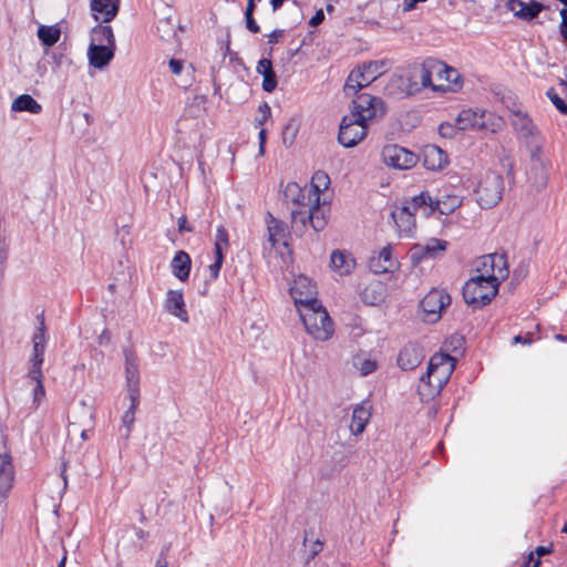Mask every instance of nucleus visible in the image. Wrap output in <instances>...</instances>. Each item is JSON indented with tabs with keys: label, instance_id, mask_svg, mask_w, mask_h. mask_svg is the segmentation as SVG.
<instances>
[{
	"label": "nucleus",
	"instance_id": "f257e3e1",
	"mask_svg": "<svg viewBox=\"0 0 567 567\" xmlns=\"http://www.w3.org/2000/svg\"><path fill=\"white\" fill-rule=\"evenodd\" d=\"M456 364V359L444 352L434 353L426 372L420 378L417 393L422 401L434 399L449 382Z\"/></svg>",
	"mask_w": 567,
	"mask_h": 567
},
{
	"label": "nucleus",
	"instance_id": "f03ea898",
	"mask_svg": "<svg viewBox=\"0 0 567 567\" xmlns=\"http://www.w3.org/2000/svg\"><path fill=\"white\" fill-rule=\"evenodd\" d=\"M486 278L474 276L463 287L464 301L474 309L488 305L498 292L499 281Z\"/></svg>",
	"mask_w": 567,
	"mask_h": 567
},
{
	"label": "nucleus",
	"instance_id": "7ed1b4c3",
	"mask_svg": "<svg viewBox=\"0 0 567 567\" xmlns=\"http://www.w3.org/2000/svg\"><path fill=\"white\" fill-rule=\"evenodd\" d=\"M299 313L307 332L316 340L326 341L330 339L333 333V323L322 305L299 309Z\"/></svg>",
	"mask_w": 567,
	"mask_h": 567
},
{
	"label": "nucleus",
	"instance_id": "20e7f679",
	"mask_svg": "<svg viewBox=\"0 0 567 567\" xmlns=\"http://www.w3.org/2000/svg\"><path fill=\"white\" fill-rule=\"evenodd\" d=\"M386 61H371L353 69L347 78L343 91L347 95L355 94L368 86L386 70Z\"/></svg>",
	"mask_w": 567,
	"mask_h": 567
},
{
	"label": "nucleus",
	"instance_id": "39448f33",
	"mask_svg": "<svg viewBox=\"0 0 567 567\" xmlns=\"http://www.w3.org/2000/svg\"><path fill=\"white\" fill-rule=\"evenodd\" d=\"M460 131L477 130L497 132L502 127V118L494 113L484 110H463L456 118Z\"/></svg>",
	"mask_w": 567,
	"mask_h": 567
},
{
	"label": "nucleus",
	"instance_id": "423d86ee",
	"mask_svg": "<svg viewBox=\"0 0 567 567\" xmlns=\"http://www.w3.org/2000/svg\"><path fill=\"white\" fill-rule=\"evenodd\" d=\"M504 181L502 175L495 172L485 173L475 189L476 202L482 208L495 206L503 196Z\"/></svg>",
	"mask_w": 567,
	"mask_h": 567
},
{
	"label": "nucleus",
	"instance_id": "0eeeda50",
	"mask_svg": "<svg viewBox=\"0 0 567 567\" xmlns=\"http://www.w3.org/2000/svg\"><path fill=\"white\" fill-rule=\"evenodd\" d=\"M308 223L315 231H320L326 227L327 216L320 207V202H313L308 209L291 210V227L296 234L302 235Z\"/></svg>",
	"mask_w": 567,
	"mask_h": 567
},
{
	"label": "nucleus",
	"instance_id": "6e6552de",
	"mask_svg": "<svg viewBox=\"0 0 567 567\" xmlns=\"http://www.w3.org/2000/svg\"><path fill=\"white\" fill-rule=\"evenodd\" d=\"M476 276L491 277L493 281H501L508 276V266L504 254H488L481 256L475 261Z\"/></svg>",
	"mask_w": 567,
	"mask_h": 567
},
{
	"label": "nucleus",
	"instance_id": "1a4fd4ad",
	"mask_svg": "<svg viewBox=\"0 0 567 567\" xmlns=\"http://www.w3.org/2000/svg\"><path fill=\"white\" fill-rule=\"evenodd\" d=\"M368 124L354 115H344L339 127V143L348 148L354 147L367 136Z\"/></svg>",
	"mask_w": 567,
	"mask_h": 567
},
{
	"label": "nucleus",
	"instance_id": "9d476101",
	"mask_svg": "<svg viewBox=\"0 0 567 567\" xmlns=\"http://www.w3.org/2000/svg\"><path fill=\"white\" fill-rule=\"evenodd\" d=\"M352 111L349 115H354L361 121L371 122L381 117L384 113V104L380 97L362 93L352 101Z\"/></svg>",
	"mask_w": 567,
	"mask_h": 567
},
{
	"label": "nucleus",
	"instance_id": "9b49d317",
	"mask_svg": "<svg viewBox=\"0 0 567 567\" xmlns=\"http://www.w3.org/2000/svg\"><path fill=\"white\" fill-rule=\"evenodd\" d=\"M451 303V296L443 289L433 288L420 302L424 312V320L436 322L441 318V312Z\"/></svg>",
	"mask_w": 567,
	"mask_h": 567
},
{
	"label": "nucleus",
	"instance_id": "f8f14e48",
	"mask_svg": "<svg viewBox=\"0 0 567 567\" xmlns=\"http://www.w3.org/2000/svg\"><path fill=\"white\" fill-rule=\"evenodd\" d=\"M291 297L299 309L313 308L321 305L317 298L316 285L306 276H299L290 289Z\"/></svg>",
	"mask_w": 567,
	"mask_h": 567
},
{
	"label": "nucleus",
	"instance_id": "ddd939ff",
	"mask_svg": "<svg viewBox=\"0 0 567 567\" xmlns=\"http://www.w3.org/2000/svg\"><path fill=\"white\" fill-rule=\"evenodd\" d=\"M511 123L517 134L529 147L539 150V132L533 120L524 112H513Z\"/></svg>",
	"mask_w": 567,
	"mask_h": 567
},
{
	"label": "nucleus",
	"instance_id": "4468645a",
	"mask_svg": "<svg viewBox=\"0 0 567 567\" xmlns=\"http://www.w3.org/2000/svg\"><path fill=\"white\" fill-rule=\"evenodd\" d=\"M381 155L385 165L398 169H409L413 167L417 161L413 152L396 144L385 145L382 148Z\"/></svg>",
	"mask_w": 567,
	"mask_h": 567
},
{
	"label": "nucleus",
	"instance_id": "2eb2a0df",
	"mask_svg": "<svg viewBox=\"0 0 567 567\" xmlns=\"http://www.w3.org/2000/svg\"><path fill=\"white\" fill-rule=\"evenodd\" d=\"M14 481V468L9 454H0V514L6 512L7 498Z\"/></svg>",
	"mask_w": 567,
	"mask_h": 567
},
{
	"label": "nucleus",
	"instance_id": "dca6fc26",
	"mask_svg": "<svg viewBox=\"0 0 567 567\" xmlns=\"http://www.w3.org/2000/svg\"><path fill=\"white\" fill-rule=\"evenodd\" d=\"M125 359V379L127 395L140 396V364L136 353L125 348L123 350Z\"/></svg>",
	"mask_w": 567,
	"mask_h": 567
},
{
	"label": "nucleus",
	"instance_id": "f3484780",
	"mask_svg": "<svg viewBox=\"0 0 567 567\" xmlns=\"http://www.w3.org/2000/svg\"><path fill=\"white\" fill-rule=\"evenodd\" d=\"M506 9L512 11L514 17L519 20L532 21L536 19L543 10L546 9V6L536 0H530L528 3L524 2L523 0H507Z\"/></svg>",
	"mask_w": 567,
	"mask_h": 567
},
{
	"label": "nucleus",
	"instance_id": "a211bd4d",
	"mask_svg": "<svg viewBox=\"0 0 567 567\" xmlns=\"http://www.w3.org/2000/svg\"><path fill=\"white\" fill-rule=\"evenodd\" d=\"M120 0H90V9L95 21L111 22L117 14Z\"/></svg>",
	"mask_w": 567,
	"mask_h": 567
},
{
	"label": "nucleus",
	"instance_id": "6ab92c4d",
	"mask_svg": "<svg viewBox=\"0 0 567 567\" xmlns=\"http://www.w3.org/2000/svg\"><path fill=\"white\" fill-rule=\"evenodd\" d=\"M391 217L396 225L400 236L410 237L415 229V214L402 204L401 207H396L392 213Z\"/></svg>",
	"mask_w": 567,
	"mask_h": 567
},
{
	"label": "nucleus",
	"instance_id": "aec40b11",
	"mask_svg": "<svg viewBox=\"0 0 567 567\" xmlns=\"http://www.w3.org/2000/svg\"><path fill=\"white\" fill-rule=\"evenodd\" d=\"M398 267L396 259L392 256V247L388 245L383 247L377 256L369 259V268L374 274H385Z\"/></svg>",
	"mask_w": 567,
	"mask_h": 567
},
{
	"label": "nucleus",
	"instance_id": "412c9836",
	"mask_svg": "<svg viewBox=\"0 0 567 567\" xmlns=\"http://www.w3.org/2000/svg\"><path fill=\"white\" fill-rule=\"evenodd\" d=\"M115 49L116 45L90 44L87 49L89 63L96 69H103L114 58Z\"/></svg>",
	"mask_w": 567,
	"mask_h": 567
},
{
	"label": "nucleus",
	"instance_id": "4be33fe9",
	"mask_svg": "<svg viewBox=\"0 0 567 567\" xmlns=\"http://www.w3.org/2000/svg\"><path fill=\"white\" fill-rule=\"evenodd\" d=\"M423 349L417 343H408L398 355V365L402 370H413L423 360Z\"/></svg>",
	"mask_w": 567,
	"mask_h": 567
},
{
	"label": "nucleus",
	"instance_id": "5701e85b",
	"mask_svg": "<svg viewBox=\"0 0 567 567\" xmlns=\"http://www.w3.org/2000/svg\"><path fill=\"white\" fill-rule=\"evenodd\" d=\"M164 307L167 312L178 318L183 322H188V313L186 310L183 292L181 290H168Z\"/></svg>",
	"mask_w": 567,
	"mask_h": 567
},
{
	"label": "nucleus",
	"instance_id": "b1692460",
	"mask_svg": "<svg viewBox=\"0 0 567 567\" xmlns=\"http://www.w3.org/2000/svg\"><path fill=\"white\" fill-rule=\"evenodd\" d=\"M284 197L287 202H291L293 205H296V209H308L309 206L315 202L311 193L309 192L308 195H306L299 184L295 182H289L286 185Z\"/></svg>",
	"mask_w": 567,
	"mask_h": 567
},
{
	"label": "nucleus",
	"instance_id": "393cba45",
	"mask_svg": "<svg viewBox=\"0 0 567 567\" xmlns=\"http://www.w3.org/2000/svg\"><path fill=\"white\" fill-rule=\"evenodd\" d=\"M412 213H421L424 217H429L434 213L433 196L429 190H423L419 195L403 202Z\"/></svg>",
	"mask_w": 567,
	"mask_h": 567
},
{
	"label": "nucleus",
	"instance_id": "a878e982",
	"mask_svg": "<svg viewBox=\"0 0 567 567\" xmlns=\"http://www.w3.org/2000/svg\"><path fill=\"white\" fill-rule=\"evenodd\" d=\"M372 405L369 401H362L357 404L352 412L350 431L353 435L361 434L371 417Z\"/></svg>",
	"mask_w": 567,
	"mask_h": 567
},
{
	"label": "nucleus",
	"instance_id": "bb28decb",
	"mask_svg": "<svg viewBox=\"0 0 567 567\" xmlns=\"http://www.w3.org/2000/svg\"><path fill=\"white\" fill-rule=\"evenodd\" d=\"M330 264L333 271L338 272L340 276H348L355 268V259L351 254L341 250L332 251Z\"/></svg>",
	"mask_w": 567,
	"mask_h": 567
},
{
	"label": "nucleus",
	"instance_id": "cd10ccee",
	"mask_svg": "<svg viewBox=\"0 0 567 567\" xmlns=\"http://www.w3.org/2000/svg\"><path fill=\"white\" fill-rule=\"evenodd\" d=\"M39 319V327L37 331L33 334L32 342H33V351L32 357L30 359V362H37V363H43L44 361V351H45V324H44V317L43 315H40L38 317Z\"/></svg>",
	"mask_w": 567,
	"mask_h": 567
},
{
	"label": "nucleus",
	"instance_id": "c85d7f7f",
	"mask_svg": "<svg viewBox=\"0 0 567 567\" xmlns=\"http://www.w3.org/2000/svg\"><path fill=\"white\" fill-rule=\"evenodd\" d=\"M433 200L434 212L437 210L442 215H450L462 205V198L450 193L440 194L433 197Z\"/></svg>",
	"mask_w": 567,
	"mask_h": 567
},
{
	"label": "nucleus",
	"instance_id": "c756f323",
	"mask_svg": "<svg viewBox=\"0 0 567 567\" xmlns=\"http://www.w3.org/2000/svg\"><path fill=\"white\" fill-rule=\"evenodd\" d=\"M267 231H268V241L271 247H275L279 241L285 240L288 236L287 225L274 217L271 214H268L267 219Z\"/></svg>",
	"mask_w": 567,
	"mask_h": 567
},
{
	"label": "nucleus",
	"instance_id": "7c9ffc66",
	"mask_svg": "<svg viewBox=\"0 0 567 567\" xmlns=\"http://www.w3.org/2000/svg\"><path fill=\"white\" fill-rule=\"evenodd\" d=\"M257 72L262 75V90L271 93L277 87L276 73L272 69V62L269 59H260L258 61Z\"/></svg>",
	"mask_w": 567,
	"mask_h": 567
},
{
	"label": "nucleus",
	"instance_id": "2f4dec72",
	"mask_svg": "<svg viewBox=\"0 0 567 567\" xmlns=\"http://www.w3.org/2000/svg\"><path fill=\"white\" fill-rule=\"evenodd\" d=\"M192 260L189 255L179 250L172 260V271L181 281H185L189 277Z\"/></svg>",
	"mask_w": 567,
	"mask_h": 567
},
{
	"label": "nucleus",
	"instance_id": "473e14b6",
	"mask_svg": "<svg viewBox=\"0 0 567 567\" xmlns=\"http://www.w3.org/2000/svg\"><path fill=\"white\" fill-rule=\"evenodd\" d=\"M105 44V45H115V38L113 33V29L106 23L103 24L100 22L96 24L91 31V42L90 44Z\"/></svg>",
	"mask_w": 567,
	"mask_h": 567
},
{
	"label": "nucleus",
	"instance_id": "72a5a7b5",
	"mask_svg": "<svg viewBox=\"0 0 567 567\" xmlns=\"http://www.w3.org/2000/svg\"><path fill=\"white\" fill-rule=\"evenodd\" d=\"M11 110L13 112H29L31 114H39L42 106L31 95L21 94L12 101Z\"/></svg>",
	"mask_w": 567,
	"mask_h": 567
},
{
	"label": "nucleus",
	"instance_id": "f704fd0d",
	"mask_svg": "<svg viewBox=\"0 0 567 567\" xmlns=\"http://www.w3.org/2000/svg\"><path fill=\"white\" fill-rule=\"evenodd\" d=\"M446 247L447 241L432 238L425 245H416L413 248V257H415L419 251H422V257L434 258L439 252L445 251Z\"/></svg>",
	"mask_w": 567,
	"mask_h": 567
},
{
	"label": "nucleus",
	"instance_id": "c9c22d12",
	"mask_svg": "<svg viewBox=\"0 0 567 567\" xmlns=\"http://www.w3.org/2000/svg\"><path fill=\"white\" fill-rule=\"evenodd\" d=\"M131 404L130 408L124 412L122 416V425L125 429L123 436L127 439L132 432V426L135 422V412L140 404V396L137 395H127Z\"/></svg>",
	"mask_w": 567,
	"mask_h": 567
},
{
	"label": "nucleus",
	"instance_id": "e433bc0d",
	"mask_svg": "<svg viewBox=\"0 0 567 567\" xmlns=\"http://www.w3.org/2000/svg\"><path fill=\"white\" fill-rule=\"evenodd\" d=\"M37 34L42 44L52 47L60 40L61 30L56 25H41Z\"/></svg>",
	"mask_w": 567,
	"mask_h": 567
},
{
	"label": "nucleus",
	"instance_id": "4c0bfd02",
	"mask_svg": "<svg viewBox=\"0 0 567 567\" xmlns=\"http://www.w3.org/2000/svg\"><path fill=\"white\" fill-rule=\"evenodd\" d=\"M330 184V178L324 172H317L311 178V188L310 193L313 196V200L320 202V193L326 190Z\"/></svg>",
	"mask_w": 567,
	"mask_h": 567
},
{
	"label": "nucleus",
	"instance_id": "58836bf2",
	"mask_svg": "<svg viewBox=\"0 0 567 567\" xmlns=\"http://www.w3.org/2000/svg\"><path fill=\"white\" fill-rule=\"evenodd\" d=\"M433 66L435 68V72L440 75V78H444L447 82H450L453 85L452 86L453 91H456L458 87H461V84H460L461 75L458 74V72L455 69L450 68L444 63H437V62H436V64H433Z\"/></svg>",
	"mask_w": 567,
	"mask_h": 567
},
{
	"label": "nucleus",
	"instance_id": "ea45409f",
	"mask_svg": "<svg viewBox=\"0 0 567 567\" xmlns=\"http://www.w3.org/2000/svg\"><path fill=\"white\" fill-rule=\"evenodd\" d=\"M425 162L429 168H442L446 164V155L437 146H429L425 151Z\"/></svg>",
	"mask_w": 567,
	"mask_h": 567
},
{
	"label": "nucleus",
	"instance_id": "a19ab883",
	"mask_svg": "<svg viewBox=\"0 0 567 567\" xmlns=\"http://www.w3.org/2000/svg\"><path fill=\"white\" fill-rule=\"evenodd\" d=\"M80 414H81V431L80 437L85 441L87 440V432L93 429V412L92 410L84 403L80 404Z\"/></svg>",
	"mask_w": 567,
	"mask_h": 567
},
{
	"label": "nucleus",
	"instance_id": "79ce46f5",
	"mask_svg": "<svg viewBox=\"0 0 567 567\" xmlns=\"http://www.w3.org/2000/svg\"><path fill=\"white\" fill-rule=\"evenodd\" d=\"M433 64H436L434 61H426L422 64L417 65V73L421 81L419 82V85L422 86V89L425 87H432L433 90L436 89V86L432 83V73L435 72V68Z\"/></svg>",
	"mask_w": 567,
	"mask_h": 567
},
{
	"label": "nucleus",
	"instance_id": "37998d69",
	"mask_svg": "<svg viewBox=\"0 0 567 567\" xmlns=\"http://www.w3.org/2000/svg\"><path fill=\"white\" fill-rule=\"evenodd\" d=\"M353 367L360 372L362 377H365L377 369V362L364 355H355L353 358Z\"/></svg>",
	"mask_w": 567,
	"mask_h": 567
},
{
	"label": "nucleus",
	"instance_id": "c03bdc74",
	"mask_svg": "<svg viewBox=\"0 0 567 567\" xmlns=\"http://www.w3.org/2000/svg\"><path fill=\"white\" fill-rule=\"evenodd\" d=\"M229 247L228 231L224 226H219L216 230L214 252L224 255Z\"/></svg>",
	"mask_w": 567,
	"mask_h": 567
},
{
	"label": "nucleus",
	"instance_id": "a18cd8bd",
	"mask_svg": "<svg viewBox=\"0 0 567 567\" xmlns=\"http://www.w3.org/2000/svg\"><path fill=\"white\" fill-rule=\"evenodd\" d=\"M406 81H408V84H406L408 94L412 95V94L419 93L422 90V86L419 85V82L421 81V79L419 78L417 65L413 66L410 70Z\"/></svg>",
	"mask_w": 567,
	"mask_h": 567
},
{
	"label": "nucleus",
	"instance_id": "49530a36",
	"mask_svg": "<svg viewBox=\"0 0 567 567\" xmlns=\"http://www.w3.org/2000/svg\"><path fill=\"white\" fill-rule=\"evenodd\" d=\"M546 96L561 114H567V103L559 96L554 87L547 90Z\"/></svg>",
	"mask_w": 567,
	"mask_h": 567
},
{
	"label": "nucleus",
	"instance_id": "de8ad7c7",
	"mask_svg": "<svg viewBox=\"0 0 567 567\" xmlns=\"http://www.w3.org/2000/svg\"><path fill=\"white\" fill-rule=\"evenodd\" d=\"M81 414H80V408L73 413L72 419L69 420L68 425V436L73 437L81 431Z\"/></svg>",
	"mask_w": 567,
	"mask_h": 567
},
{
	"label": "nucleus",
	"instance_id": "09e8293b",
	"mask_svg": "<svg viewBox=\"0 0 567 567\" xmlns=\"http://www.w3.org/2000/svg\"><path fill=\"white\" fill-rule=\"evenodd\" d=\"M42 364L43 363L31 362V369L28 372V378L34 381L35 384L43 382Z\"/></svg>",
	"mask_w": 567,
	"mask_h": 567
},
{
	"label": "nucleus",
	"instance_id": "8fccbe9b",
	"mask_svg": "<svg viewBox=\"0 0 567 567\" xmlns=\"http://www.w3.org/2000/svg\"><path fill=\"white\" fill-rule=\"evenodd\" d=\"M224 262V255L215 254V261L209 266V275L213 280L217 279Z\"/></svg>",
	"mask_w": 567,
	"mask_h": 567
},
{
	"label": "nucleus",
	"instance_id": "3c124183",
	"mask_svg": "<svg viewBox=\"0 0 567 567\" xmlns=\"http://www.w3.org/2000/svg\"><path fill=\"white\" fill-rule=\"evenodd\" d=\"M457 131H460L457 125H453L451 123H442L439 127L440 135L447 138L454 137Z\"/></svg>",
	"mask_w": 567,
	"mask_h": 567
},
{
	"label": "nucleus",
	"instance_id": "603ef678",
	"mask_svg": "<svg viewBox=\"0 0 567 567\" xmlns=\"http://www.w3.org/2000/svg\"><path fill=\"white\" fill-rule=\"evenodd\" d=\"M32 395H33V404L35 405V408H38L40 402L45 396V390H44L43 382H39L34 385V388L32 390Z\"/></svg>",
	"mask_w": 567,
	"mask_h": 567
},
{
	"label": "nucleus",
	"instance_id": "864d4df0",
	"mask_svg": "<svg viewBox=\"0 0 567 567\" xmlns=\"http://www.w3.org/2000/svg\"><path fill=\"white\" fill-rule=\"evenodd\" d=\"M259 112L261 113V116L257 117L256 118V124L257 125H262L267 120L268 117L270 116L271 114V109L270 106L268 105V103H262L259 105Z\"/></svg>",
	"mask_w": 567,
	"mask_h": 567
},
{
	"label": "nucleus",
	"instance_id": "5fc2aeb1",
	"mask_svg": "<svg viewBox=\"0 0 567 567\" xmlns=\"http://www.w3.org/2000/svg\"><path fill=\"white\" fill-rule=\"evenodd\" d=\"M534 341V333L533 332H527L525 336H520V334H517L514 337L513 339V343L516 344V343H523V344H532Z\"/></svg>",
	"mask_w": 567,
	"mask_h": 567
},
{
	"label": "nucleus",
	"instance_id": "6e6d98bb",
	"mask_svg": "<svg viewBox=\"0 0 567 567\" xmlns=\"http://www.w3.org/2000/svg\"><path fill=\"white\" fill-rule=\"evenodd\" d=\"M561 22L559 25V32L561 37L567 41V8L560 10Z\"/></svg>",
	"mask_w": 567,
	"mask_h": 567
},
{
	"label": "nucleus",
	"instance_id": "4d7b16f0",
	"mask_svg": "<svg viewBox=\"0 0 567 567\" xmlns=\"http://www.w3.org/2000/svg\"><path fill=\"white\" fill-rule=\"evenodd\" d=\"M245 21H246V28L252 32V33H257L259 32L260 28L259 25L257 24V22L255 21L254 19V14H250V16H245Z\"/></svg>",
	"mask_w": 567,
	"mask_h": 567
},
{
	"label": "nucleus",
	"instance_id": "13d9d810",
	"mask_svg": "<svg viewBox=\"0 0 567 567\" xmlns=\"http://www.w3.org/2000/svg\"><path fill=\"white\" fill-rule=\"evenodd\" d=\"M323 548V543L317 539L310 546V553L308 559H313Z\"/></svg>",
	"mask_w": 567,
	"mask_h": 567
},
{
	"label": "nucleus",
	"instance_id": "bf43d9fd",
	"mask_svg": "<svg viewBox=\"0 0 567 567\" xmlns=\"http://www.w3.org/2000/svg\"><path fill=\"white\" fill-rule=\"evenodd\" d=\"M177 225H178L179 233H184V231L193 233L194 231V228L187 224V218L184 215L178 218Z\"/></svg>",
	"mask_w": 567,
	"mask_h": 567
},
{
	"label": "nucleus",
	"instance_id": "052dcab7",
	"mask_svg": "<svg viewBox=\"0 0 567 567\" xmlns=\"http://www.w3.org/2000/svg\"><path fill=\"white\" fill-rule=\"evenodd\" d=\"M168 65L174 74H179L183 70V62L181 60L171 59Z\"/></svg>",
	"mask_w": 567,
	"mask_h": 567
},
{
	"label": "nucleus",
	"instance_id": "680f3d73",
	"mask_svg": "<svg viewBox=\"0 0 567 567\" xmlns=\"http://www.w3.org/2000/svg\"><path fill=\"white\" fill-rule=\"evenodd\" d=\"M324 19L323 11L320 9L318 10L313 17H311L309 24L311 27H318Z\"/></svg>",
	"mask_w": 567,
	"mask_h": 567
},
{
	"label": "nucleus",
	"instance_id": "e2e57ef3",
	"mask_svg": "<svg viewBox=\"0 0 567 567\" xmlns=\"http://www.w3.org/2000/svg\"><path fill=\"white\" fill-rule=\"evenodd\" d=\"M155 567H168L167 554L162 550L156 559Z\"/></svg>",
	"mask_w": 567,
	"mask_h": 567
},
{
	"label": "nucleus",
	"instance_id": "0e129e2a",
	"mask_svg": "<svg viewBox=\"0 0 567 567\" xmlns=\"http://www.w3.org/2000/svg\"><path fill=\"white\" fill-rule=\"evenodd\" d=\"M525 567H540V559L534 558V553H529Z\"/></svg>",
	"mask_w": 567,
	"mask_h": 567
},
{
	"label": "nucleus",
	"instance_id": "69168bd1",
	"mask_svg": "<svg viewBox=\"0 0 567 567\" xmlns=\"http://www.w3.org/2000/svg\"><path fill=\"white\" fill-rule=\"evenodd\" d=\"M282 37V30H274L270 34H268V43L274 44L277 43L279 38Z\"/></svg>",
	"mask_w": 567,
	"mask_h": 567
},
{
	"label": "nucleus",
	"instance_id": "338daca9",
	"mask_svg": "<svg viewBox=\"0 0 567 567\" xmlns=\"http://www.w3.org/2000/svg\"><path fill=\"white\" fill-rule=\"evenodd\" d=\"M534 553V558H540L543 555L545 554H548L549 553V549L547 547H544V546H538Z\"/></svg>",
	"mask_w": 567,
	"mask_h": 567
},
{
	"label": "nucleus",
	"instance_id": "774afa93",
	"mask_svg": "<svg viewBox=\"0 0 567 567\" xmlns=\"http://www.w3.org/2000/svg\"><path fill=\"white\" fill-rule=\"evenodd\" d=\"M255 10V1L254 0H247V7L245 11V16L254 14Z\"/></svg>",
	"mask_w": 567,
	"mask_h": 567
}]
</instances>
